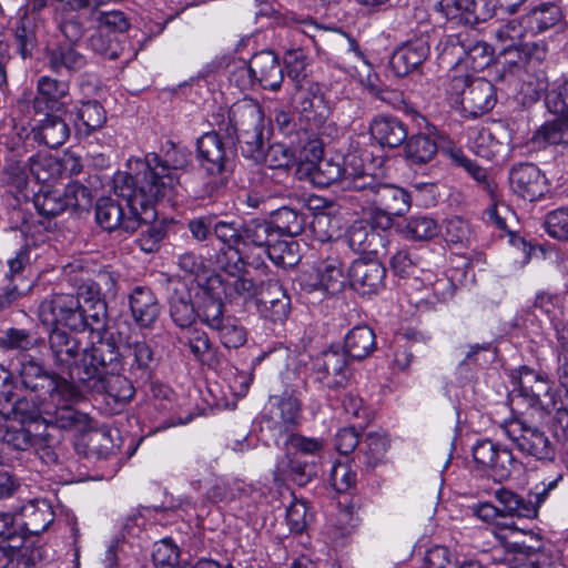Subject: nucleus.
Returning <instances> with one entry per match:
<instances>
[{
	"instance_id": "nucleus-26",
	"label": "nucleus",
	"mask_w": 568,
	"mask_h": 568,
	"mask_svg": "<svg viewBox=\"0 0 568 568\" xmlns=\"http://www.w3.org/2000/svg\"><path fill=\"white\" fill-rule=\"evenodd\" d=\"M274 237H277L276 232L270 221L253 220L242 229V239L246 242V254L250 261L256 262V266L262 263V254Z\"/></svg>"
},
{
	"instance_id": "nucleus-38",
	"label": "nucleus",
	"mask_w": 568,
	"mask_h": 568,
	"mask_svg": "<svg viewBox=\"0 0 568 568\" xmlns=\"http://www.w3.org/2000/svg\"><path fill=\"white\" fill-rule=\"evenodd\" d=\"M561 20L560 9L552 3H542L531 9L521 21L531 36L545 32Z\"/></svg>"
},
{
	"instance_id": "nucleus-51",
	"label": "nucleus",
	"mask_w": 568,
	"mask_h": 568,
	"mask_svg": "<svg viewBox=\"0 0 568 568\" xmlns=\"http://www.w3.org/2000/svg\"><path fill=\"white\" fill-rule=\"evenodd\" d=\"M402 233L407 239L427 241L439 235L442 226L429 216H414L406 223Z\"/></svg>"
},
{
	"instance_id": "nucleus-43",
	"label": "nucleus",
	"mask_w": 568,
	"mask_h": 568,
	"mask_svg": "<svg viewBox=\"0 0 568 568\" xmlns=\"http://www.w3.org/2000/svg\"><path fill=\"white\" fill-rule=\"evenodd\" d=\"M547 121L534 134V142L544 148L550 144H567L568 145V115Z\"/></svg>"
},
{
	"instance_id": "nucleus-10",
	"label": "nucleus",
	"mask_w": 568,
	"mask_h": 568,
	"mask_svg": "<svg viewBox=\"0 0 568 568\" xmlns=\"http://www.w3.org/2000/svg\"><path fill=\"white\" fill-rule=\"evenodd\" d=\"M447 94L453 105L471 116L490 111L496 103L494 85L483 78L452 75Z\"/></svg>"
},
{
	"instance_id": "nucleus-33",
	"label": "nucleus",
	"mask_w": 568,
	"mask_h": 568,
	"mask_svg": "<svg viewBox=\"0 0 568 568\" xmlns=\"http://www.w3.org/2000/svg\"><path fill=\"white\" fill-rule=\"evenodd\" d=\"M98 32L90 37V45L94 51L104 52L111 42L109 34L104 32H123L129 28L124 14L120 11L100 12L98 17Z\"/></svg>"
},
{
	"instance_id": "nucleus-23",
	"label": "nucleus",
	"mask_w": 568,
	"mask_h": 568,
	"mask_svg": "<svg viewBox=\"0 0 568 568\" xmlns=\"http://www.w3.org/2000/svg\"><path fill=\"white\" fill-rule=\"evenodd\" d=\"M385 272L377 261L356 260L348 267V284L362 295L374 294L383 286Z\"/></svg>"
},
{
	"instance_id": "nucleus-48",
	"label": "nucleus",
	"mask_w": 568,
	"mask_h": 568,
	"mask_svg": "<svg viewBox=\"0 0 568 568\" xmlns=\"http://www.w3.org/2000/svg\"><path fill=\"white\" fill-rule=\"evenodd\" d=\"M270 223L277 237L282 235L293 236L302 231L303 219L295 210L283 206L273 212Z\"/></svg>"
},
{
	"instance_id": "nucleus-12",
	"label": "nucleus",
	"mask_w": 568,
	"mask_h": 568,
	"mask_svg": "<svg viewBox=\"0 0 568 568\" xmlns=\"http://www.w3.org/2000/svg\"><path fill=\"white\" fill-rule=\"evenodd\" d=\"M230 120L242 143L246 156L258 159L263 154L264 115L261 106L253 100L243 99L230 110Z\"/></svg>"
},
{
	"instance_id": "nucleus-35",
	"label": "nucleus",
	"mask_w": 568,
	"mask_h": 568,
	"mask_svg": "<svg viewBox=\"0 0 568 568\" xmlns=\"http://www.w3.org/2000/svg\"><path fill=\"white\" fill-rule=\"evenodd\" d=\"M424 568H479L473 558L460 556L456 550L436 545L426 550Z\"/></svg>"
},
{
	"instance_id": "nucleus-11",
	"label": "nucleus",
	"mask_w": 568,
	"mask_h": 568,
	"mask_svg": "<svg viewBox=\"0 0 568 568\" xmlns=\"http://www.w3.org/2000/svg\"><path fill=\"white\" fill-rule=\"evenodd\" d=\"M92 196L85 186L78 182L65 186L60 184L41 185L33 195V204L38 213L44 217H53L67 210L87 209Z\"/></svg>"
},
{
	"instance_id": "nucleus-31",
	"label": "nucleus",
	"mask_w": 568,
	"mask_h": 568,
	"mask_svg": "<svg viewBox=\"0 0 568 568\" xmlns=\"http://www.w3.org/2000/svg\"><path fill=\"white\" fill-rule=\"evenodd\" d=\"M132 317L141 327H150L160 314L158 301L151 290L138 286L129 296Z\"/></svg>"
},
{
	"instance_id": "nucleus-57",
	"label": "nucleus",
	"mask_w": 568,
	"mask_h": 568,
	"mask_svg": "<svg viewBox=\"0 0 568 568\" xmlns=\"http://www.w3.org/2000/svg\"><path fill=\"white\" fill-rule=\"evenodd\" d=\"M262 159H264V162L273 169H287L295 163L293 153L282 143L271 145L266 153L263 152L258 159L254 160L261 161Z\"/></svg>"
},
{
	"instance_id": "nucleus-53",
	"label": "nucleus",
	"mask_w": 568,
	"mask_h": 568,
	"mask_svg": "<svg viewBox=\"0 0 568 568\" xmlns=\"http://www.w3.org/2000/svg\"><path fill=\"white\" fill-rule=\"evenodd\" d=\"M29 261H30L29 250L21 248V250H19L17 255L8 262V264H9L8 277L12 284L10 287H8V291H7L6 298H7L8 303L16 300V297L19 294H21L23 290H28L30 287V284L21 286L18 283V281L21 280L20 273L23 271V268L29 263Z\"/></svg>"
},
{
	"instance_id": "nucleus-39",
	"label": "nucleus",
	"mask_w": 568,
	"mask_h": 568,
	"mask_svg": "<svg viewBox=\"0 0 568 568\" xmlns=\"http://www.w3.org/2000/svg\"><path fill=\"white\" fill-rule=\"evenodd\" d=\"M29 171L34 183L40 186L52 185L58 184L57 180L63 172V165L52 155L38 154L31 159Z\"/></svg>"
},
{
	"instance_id": "nucleus-41",
	"label": "nucleus",
	"mask_w": 568,
	"mask_h": 568,
	"mask_svg": "<svg viewBox=\"0 0 568 568\" xmlns=\"http://www.w3.org/2000/svg\"><path fill=\"white\" fill-rule=\"evenodd\" d=\"M70 130L67 123L55 115H47L38 126L34 138L49 148L62 145L69 138Z\"/></svg>"
},
{
	"instance_id": "nucleus-15",
	"label": "nucleus",
	"mask_w": 568,
	"mask_h": 568,
	"mask_svg": "<svg viewBox=\"0 0 568 568\" xmlns=\"http://www.w3.org/2000/svg\"><path fill=\"white\" fill-rule=\"evenodd\" d=\"M473 458L476 468L496 481L508 479L516 466L511 450L489 439L478 440L473 446Z\"/></svg>"
},
{
	"instance_id": "nucleus-34",
	"label": "nucleus",
	"mask_w": 568,
	"mask_h": 568,
	"mask_svg": "<svg viewBox=\"0 0 568 568\" xmlns=\"http://www.w3.org/2000/svg\"><path fill=\"white\" fill-rule=\"evenodd\" d=\"M214 234L227 246V262L250 258L246 254V242L242 239V230L234 222L219 221L214 223Z\"/></svg>"
},
{
	"instance_id": "nucleus-50",
	"label": "nucleus",
	"mask_w": 568,
	"mask_h": 568,
	"mask_svg": "<svg viewBox=\"0 0 568 568\" xmlns=\"http://www.w3.org/2000/svg\"><path fill=\"white\" fill-rule=\"evenodd\" d=\"M469 144L478 156L488 160L499 154L503 149L501 142L489 128H480L473 132Z\"/></svg>"
},
{
	"instance_id": "nucleus-9",
	"label": "nucleus",
	"mask_w": 568,
	"mask_h": 568,
	"mask_svg": "<svg viewBox=\"0 0 568 568\" xmlns=\"http://www.w3.org/2000/svg\"><path fill=\"white\" fill-rule=\"evenodd\" d=\"M494 50L484 41L449 37L440 53L443 62L453 65V75L471 78L485 70L493 61Z\"/></svg>"
},
{
	"instance_id": "nucleus-60",
	"label": "nucleus",
	"mask_w": 568,
	"mask_h": 568,
	"mask_svg": "<svg viewBox=\"0 0 568 568\" xmlns=\"http://www.w3.org/2000/svg\"><path fill=\"white\" fill-rule=\"evenodd\" d=\"M229 80L231 84L242 91L251 88L256 81L250 63L247 64L244 60L234 61L233 64L230 65Z\"/></svg>"
},
{
	"instance_id": "nucleus-44",
	"label": "nucleus",
	"mask_w": 568,
	"mask_h": 568,
	"mask_svg": "<svg viewBox=\"0 0 568 568\" xmlns=\"http://www.w3.org/2000/svg\"><path fill=\"white\" fill-rule=\"evenodd\" d=\"M69 92V85L67 82L58 81L48 77H42L38 81V101L45 102L48 109L61 111L65 106V102L62 101Z\"/></svg>"
},
{
	"instance_id": "nucleus-13",
	"label": "nucleus",
	"mask_w": 568,
	"mask_h": 568,
	"mask_svg": "<svg viewBox=\"0 0 568 568\" xmlns=\"http://www.w3.org/2000/svg\"><path fill=\"white\" fill-rule=\"evenodd\" d=\"M72 396L69 398L62 394H50V403L42 404L36 412L40 419H44L48 432L54 426L62 429L84 430L90 425L87 414L73 409L72 404L79 400L80 393L71 384Z\"/></svg>"
},
{
	"instance_id": "nucleus-46",
	"label": "nucleus",
	"mask_w": 568,
	"mask_h": 568,
	"mask_svg": "<svg viewBox=\"0 0 568 568\" xmlns=\"http://www.w3.org/2000/svg\"><path fill=\"white\" fill-rule=\"evenodd\" d=\"M390 439L384 433H371L364 442V463L368 467H377L387 462Z\"/></svg>"
},
{
	"instance_id": "nucleus-20",
	"label": "nucleus",
	"mask_w": 568,
	"mask_h": 568,
	"mask_svg": "<svg viewBox=\"0 0 568 568\" xmlns=\"http://www.w3.org/2000/svg\"><path fill=\"white\" fill-rule=\"evenodd\" d=\"M143 524L141 516L129 519L124 526L123 531L128 535L113 536L105 546L102 564L104 568H125L131 565L133 558L136 557L140 546H134L130 540L135 535V528L140 529Z\"/></svg>"
},
{
	"instance_id": "nucleus-55",
	"label": "nucleus",
	"mask_w": 568,
	"mask_h": 568,
	"mask_svg": "<svg viewBox=\"0 0 568 568\" xmlns=\"http://www.w3.org/2000/svg\"><path fill=\"white\" fill-rule=\"evenodd\" d=\"M312 227L322 242L338 237L343 230L341 220L326 212L315 214Z\"/></svg>"
},
{
	"instance_id": "nucleus-32",
	"label": "nucleus",
	"mask_w": 568,
	"mask_h": 568,
	"mask_svg": "<svg viewBox=\"0 0 568 568\" xmlns=\"http://www.w3.org/2000/svg\"><path fill=\"white\" fill-rule=\"evenodd\" d=\"M268 405L271 422L280 430L288 429L298 423L301 404L295 396L291 394H285L282 397L272 396Z\"/></svg>"
},
{
	"instance_id": "nucleus-7",
	"label": "nucleus",
	"mask_w": 568,
	"mask_h": 568,
	"mask_svg": "<svg viewBox=\"0 0 568 568\" xmlns=\"http://www.w3.org/2000/svg\"><path fill=\"white\" fill-rule=\"evenodd\" d=\"M50 326L53 327L49 338L50 347L57 366L82 383H89L98 376L101 366L99 351L94 347L84 349L79 359L78 342L61 328L67 326L61 323Z\"/></svg>"
},
{
	"instance_id": "nucleus-24",
	"label": "nucleus",
	"mask_w": 568,
	"mask_h": 568,
	"mask_svg": "<svg viewBox=\"0 0 568 568\" xmlns=\"http://www.w3.org/2000/svg\"><path fill=\"white\" fill-rule=\"evenodd\" d=\"M13 518L14 524L22 526L26 531L38 535L48 528L54 515L48 501L33 499L23 504Z\"/></svg>"
},
{
	"instance_id": "nucleus-25",
	"label": "nucleus",
	"mask_w": 568,
	"mask_h": 568,
	"mask_svg": "<svg viewBox=\"0 0 568 568\" xmlns=\"http://www.w3.org/2000/svg\"><path fill=\"white\" fill-rule=\"evenodd\" d=\"M428 54L427 42L422 39L414 40L394 51L389 65L396 75L404 77L420 65Z\"/></svg>"
},
{
	"instance_id": "nucleus-29",
	"label": "nucleus",
	"mask_w": 568,
	"mask_h": 568,
	"mask_svg": "<svg viewBox=\"0 0 568 568\" xmlns=\"http://www.w3.org/2000/svg\"><path fill=\"white\" fill-rule=\"evenodd\" d=\"M197 159L209 174H219L225 164V149L216 133H205L197 140Z\"/></svg>"
},
{
	"instance_id": "nucleus-2",
	"label": "nucleus",
	"mask_w": 568,
	"mask_h": 568,
	"mask_svg": "<svg viewBox=\"0 0 568 568\" xmlns=\"http://www.w3.org/2000/svg\"><path fill=\"white\" fill-rule=\"evenodd\" d=\"M368 164L358 153H348L343 164L323 159V149L312 142L304 146L297 162V172L307 176L317 186L324 187L338 182L343 189L358 191L373 183Z\"/></svg>"
},
{
	"instance_id": "nucleus-40",
	"label": "nucleus",
	"mask_w": 568,
	"mask_h": 568,
	"mask_svg": "<svg viewBox=\"0 0 568 568\" xmlns=\"http://www.w3.org/2000/svg\"><path fill=\"white\" fill-rule=\"evenodd\" d=\"M375 334L366 325L352 328L345 336V352L353 358L362 359L375 349Z\"/></svg>"
},
{
	"instance_id": "nucleus-58",
	"label": "nucleus",
	"mask_w": 568,
	"mask_h": 568,
	"mask_svg": "<svg viewBox=\"0 0 568 568\" xmlns=\"http://www.w3.org/2000/svg\"><path fill=\"white\" fill-rule=\"evenodd\" d=\"M287 453L298 455L301 458L313 456L322 450L323 442L316 438H307L300 435H291L287 439Z\"/></svg>"
},
{
	"instance_id": "nucleus-28",
	"label": "nucleus",
	"mask_w": 568,
	"mask_h": 568,
	"mask_svg": "<svg viewBox=\"0 0 568 568\" xmlns=\"http://www.w3.org/2000/svg\"><path fill=\"white\" fill-rule=\"evenodd\" d=\"M372 138L382 146L397 148L407 138L405 125L396 118L378 114L369 123Z\"/></svg>"
},
{
	"instance_id": "nucleus-42",
	"label": "nucleus",
	"mask_w": 568,
	"mask_h": 568,
	"mask_svg": "<svg viewBox=\"0 0 568 568\" xmlns=\"http://www.w3.org/2000/svg\"><path fill=\"white\" fill-rule=\"evenodd\" d=\"M105 121V111L97 101L83 102L77 113L75 129L79 134L89 135L101 129Z\"/></svg>"
},
{
	"instance_id": "nucleus-49",
	"label": "nucleus",
	"mask_w": 568,
	"mask_h": 568,
	"mask_svg": "<svg viewBox=\"0 0 568 568\" xmlns=\"http://www.w3.org/2000/svg\"><path fill=\"white\" fill-rule=\"evenodd\" d=\"M296 243L292 240L274 237L262 254V261L267 256L274 264L283 267L293 266L297 262Z\"/></svg>"
},
{
	"instance_id": "nucleus-27",
	"label": "nucleus",
	"mask_w": 568,
	"mask_h": 568,
	"mask_svg": "<svg viewBox=\"0 0 568 568\" xmlns=\"http://www.w3.org/2000/svg\"><path fill=\"white\" fill-rule=\"evenodd\" d=\"M316 475L315 464L298 455H286L276 464L274 476L277 481H293L304 486Z\"/></svg>"
},
{
	"instance_id": "nucleus-62",
	"label": "nucleus",
	"mask_w": 568,
	"mask_h": 568,
	"mask_svg": "<svg viewBox=\"0 0 568 568\" xmlns=\"http://www.w3.org/2000/svg\"><path fill=\"white\" fill-rule=\"evenodd\" d=\"M375 237L376 233L363 222L354 224L348 233L351 247L358 251L372 250Z\"/></svg>"
},
{
	"instance_id": "nucleus-47",
	"label": "nucleus",
	"mask_w": 568,
	"mask_h": 568,
	"mask_svg": "<svg viewBox=\"0 0 568 568\" xmlns=\"http://www.w3.org/2000/svg\"><path fill=\"white\" fill-rule=\"evenodd\" d=\"M104 364L101 361L99 375L92 381H97L102 385L109 396L116 402H126L133 397L134 390L128 378L121 375H103Z\"/></svg>"
},
{
	"instance_id": "nucleus-8",
	"label": "nucleus",
	"mask_w": 568,
	"mask_h": 568,
	"mask_svg": "<svg viewBox=\"0 0 568 568\" xmlns=\"http://www.w3.org/2000/svg\"><path fill=\"white\" fill-rule=\"evenodd\" d=\"M368 175L372 176L373 183L366 187L358 189L363 192L368 202L379 213L375 224L382 229H388L392 225V216L403 215L410 209L412 199L409 193L403 187L394 184L381 183V179L385 174L383 161L381 159L368 163Z\"/></svg>"
},
{
	"instance_id": "nucleus-30",
	"label": "nucleus",
	"mask_w": 568,
	"mask_h": 568,
	"mask_svg": "<svg viewBox=\"0 0 568 568\" xmlns=\"http://www.w3.org/2000/svg\"><path fill=\"white\" fill-rule=\"evenodd\" d=\"M256 81L265 89L277 90L283 81V72L272 51H261L250 61Z\"/></svg>"
},
{
	"instance_id": "nucleus-54",
	"label": "nucleus",
	"mask_w": 568,
	"mask_h": 568,
	"mask_svg": "<svg viewBox=\"0 0 568 568\" xmlns=\"http://www.w3.org/2000/svg\"><path fill=\"white\" fill-rule=\"evenodd\" d=\"M328 480L337 493H346L355 487L357 475L348 462H337L331 468Z\"/></svg>"
},
{
	"instance_id": "nucleus-56",
	"label": "nucleus",
	"mask_w": 568,
	"mask_h": 568,
	"mask_svg": "<svg viewBox=\"0 0 568 568\" xmlns=\"http://www.w3.org/2000/svg\"><path fill=\"white\" fill-rule=\"evenodd\" d=\"M85 64V59L71 47L59 48L51 54V65L55 71L62 68L79 70Z\"/></svg>"
},
{
	"instance_id": "nucleus-21",
	"label": "nucleus",
	"mask_w": 568,
	"mask_h": 568,
	"mask_svg": "<svg viewBox=\"0 0 568 568\" xmlns=\"http://www.w3.org/2000/svg\"><path fill=\"white\" fill-rule=\"evenodd\" d=\"M511 191L527 201L541 199L549 190L546 175L534 164H519L509 173Z\"/></svg>"
},
{
	"instance_id": "nucleus-6",
	"label": "nucleus",
	"mask_w": 568,
	"mask_h": 568,
	"mask_svg": "<svg viewBox=\"0 0 568 568\" xmlns=\"http://www.w3.org/2000/svg\"><path fill=\"white\" fill-rule=\"evenodd\" d=\"M527 34L529 33L521 19L510 20L495 32L496 50L504 58L501 63L511 73L520 70L529 72L547 57V47L542 41L521 45V40Z\"/></svg>"
},
{
	"instance_id": "nucleus-14",
	"label": "nucleus",
	"mask_w": 568,
	"mask_h": 568,
	"mask_svg": "<svg viewBox=\"0 0 568 568\" xmlns=\"http://www.w3.org/2000/svg\"><path fill=\"white\" fill-rule=\"evenodd\" d=\"M501 427L505 435L523 453L539 460L554 459L555 448L549 438L539 428L529 426L519 418L508 419Z\"/></svg>"
},
{
	"instance_id": "nucleus-22",
	"label": "nucleus",
	"mask_w": 568,
	"mask_h": 568,
	"mask_svg": "<svg viewBox=\"0 0 568 568\" xmlns=\"http://www.w3.org/2000/svg\"><path fill=\"white\" fill-rule=\"evenodd\" d=\"M439 6L447 19L465 24H476L498 13L495 0H440Z\"/></svg>"
},
{
	"instance_id": "nucleus-64",
	"label": "nucleus",
	"mask_w": 568,
	"mask_h": 568,
	"mask_svg": "<svg viewBox=\"0 0 568 568\" xmlns=\"http://www.w3.org/2000/svg\"><path fill=\"white\" fill-rule=\"evenodd\" d=\"M311 515L306 503L302 499H294L286 510V519L292 531H302L307 525Z\"/></svg>"
},
{
	"instance_id": "nucleus-19",
	"label": "nucleus",
	"mask_w": 568,
	"mask_h": 568,
	"mask_svg": "<svg viewBox=\"0 0 568 568\" xmlns=\"http://www.w3.org/2000/svg\"><path fill=\"white\" fill-rule=\"evenodd\" d=\"M19 363L20 366L16 371L26 388L43 389L49 395L62 394L69 398L72 396L71 383L65 378L47 373L38 363L27 359L24 356L20 358Z\"/></svg>"
},
{
	"instance_id": "nucleus-63",
	"label": "nucleus",
	"mask_w": 568,
	"mask_h": 568,
	"mask_svg": "<svg viewBox=\"0 0 568 568\" xmlns=\"http://www.w3.org/2000/svg\"><path fill=\"white\" fill-rule=\"evenodd\" d=\"M287 74L294 81L300 82L305 77L308 64L307 57L302 49L290 50L284 55Z\"/></svg>"
},
{
	"instance_id": "nucleus-18",
	"label": "nucleus",
	"mask_w": 568,
	"mask_h": 568,
	"mask_svg": "<svg viewBox=\"0 0 568 568\" xmlns=\"http://www.w3.org/2000/svg\"><path fill=\"white\" fill-rule=\"evenodd\" d=\"M255 265L254 260L250 258L234 260L223 265V274H215L211 277H220L222 280L223 293L222 297L240 296L250 300L261 293V286L250 276L245 265Z\"/></svg>"
},
{
	"instance_id": "nucleus-61",
	"label": "nucleus",
	"mask_w": 568,
	"mask_h": 568,
	"mask_svg": "<svg viewBox=\"0 0 568 568\" xmlns=\"http://www.w3.org/2000/svg\"><path fill=\"white\" fill-rule=\"evenodd\" d=\"M251 381L252 378L248 373L240 372L234 367H231L223 377V382L230 393L237 398L246 395Z\"/></svg>"
},
{
	"instance_id": "nucleus-45",
	"label": "nucleus",
	"mask_w": 568,
	"mask_h": 568,
	"mask_svg": "<svg viewBox=\"0 0 568 568\" xmlns=\"http://www.w3.org/2000/svg\"><path fill=\"white\" fill-rule=\"evenodd\" d=\"M494 535L508 554L529 557L534 550L532 546H527L525 541L521 540L524 536L523 530L514 525L497 526L494 530Z\"/></svg>"
},
{
	"instance_id": "nucleus-52",
	"label": "nucleus",
	"mask_w": 568,
	"mask_h": 568,
	"mask_svg": "<svg viewBox=\"0 0 568 568\" xmlns=\"http://www.w3.org/2000/svg\"><path fill=\"white\" fill-rule=\"evenodd\" d=\"M406 155L414 163H426L437 153L435 140L425 134L412 136L406 143Z\"/></svg>"
},
{
	"instance_id": "nucleus-1",
	"label": "nucleus",
	"mask_w": 568,
	"mask_h": 568,
	"mask_svg": "<svg viewBox=\"0 0 568 568\" xmlns=\"http://www.w3.org/2000/svg\"><path fill=\"white\" fill-rule=\"evenodd\" d=\"M187 163L182 150H173L165 160L154 153L144 159H129V171L114 176V193L121 201L100 199L95 207L97 223L108 232L121 230L128 234L150 224L156 219L155 204L170 202L178 193L180 175Z\"/></svg>"
},
{
	"instance_id": "nucleus-36",
	"label": "nucleus",
	"mask_w": 568,
	"mask_h": 568,
	"mask_svg": "<svg viewBox=\"0 0 568 568\" xmlns=\"http://www.w3.org/2000/svg\"><path fill=\"white\" fill-rule=\"evenodd\" d=\"M316 273L318 280L316 286L327 293H338L348 284V273L344 272L338 257H328L321 262Z\"/></svg>"
},
{
	"instance_id": "nucleus-17",
	"label": "nucleus",
	"mask_w": 568,
	"mask_h": 568,
	"mask_svg": "<svg viewBox=\"0 0 568 568\" xmlns=\"http://www.w3.org/2000/svg\"><path fill=\"white\" fill-rule=\"evenodd\" d=\"M344 349L331 348L323 352L313 362V378L327 388L344 386L349 376V359Z\"/></svg>"
},
{
	"instance_id": "nucleus-3",
	"label": "nucleus",
	"mask_w": 568,
	"mask_h": 568,
	"mask_svg": "<svg viewBox=\"0 0 568 568\" xmlns=\"http://www.w3.org/2000/svg\"><path fill=\"white\" fill-rule=\"evenodd\" d=\"M105 312L100 284L90 281L79 287L78 296L58 294L43 301L39 307V317L44 325L61 323L71 331H83L89 320L99 323Z\"/></svg>"
},
{
	"instance_id": "nucleus-4",
	"label": "nucleus",
	"mask_w": 568,
	"mask_h": 568,
	"mask_svg": "<svg viewBox=\"0 0 568 568\" xmlns=\"http://www.w3.org/2000/svg\"><path fill=\"white\" fill-rule=\"evenodd\" d=\"M26 402L19 400L12 408V418L0 414V442L14 449H33L41 459L52 460L53 435L44 419L34 410L27 412Z\"/></svg>"
},
{
	"instance_id": "nucleus-59",
	"label": "nucleus",
	"mask_w": 568,
	"mask_h": 568,
	"mask_svg": "<svg viewBox=\"0 0 568 568\" xmlns=\"http://www.w3.org/2000/svg\"><path fill=\"white\" fill-rule=\"evenodd\" d=\"M546 230L551 237L568 239V209L562 207L550 212L546 217Z\"/></svg>"
},
{
	"instance_id": "nucleus-37",
	"label": "nucleus",
	"mask_w": 568,
	"mask_h": 568,
	"mask_svg": "<svg viewBox=\"0 0 568 568\" xmlns=\"http://www.w3.org/2000/svg\"><path fill=\"white\" fill-rule=\"evenodd\" d=\"M206 285L207 281L205 284H199L196 286L194 302H191L189 293L180 292L179 290L174 291L170 297V314L176 325L187 327L195 321L196 315L199 316L197 292L200 287Z\"/></svg>"
},
{
	"instance_id": "nucleus-16",
	"label": "nucleus",
	"mask_w": 568,
	"mask_h": 568,
	"mask_svg": "<svg viewBox=\"0 0 568 568\" xmlns=\"http://www.w3.org/2000/svg\"><path fill=\"white\" fill-rule=\"evenodd\" d=\"M296 109L311 130L322 129L332 115V105L323 87L316 82H305L297 92Z\"/></svg>"
},
{
	"instance_id": "nucleus-5",
	"label": "nucleus",
	"mask_w": 568,
	"mask_h": 568,
	"mask_svg": "<svg viewBox=\"0 0 568 568\" xmlns=\"http://www.w3.org/2000/svg\"><path fill=\"white\" fill-rule=\"evenodd\" d=\"M222 293V280L209 277L207 285L197 292L199 317L209 328L219 332L225 347L237 348L245 344L247 334L235 317L224 316Z\"/></svg>"
}]
</instances>
